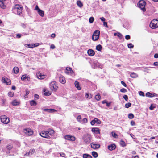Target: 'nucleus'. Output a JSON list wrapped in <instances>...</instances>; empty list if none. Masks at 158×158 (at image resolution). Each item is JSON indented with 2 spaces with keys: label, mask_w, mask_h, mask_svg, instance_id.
Wrapping results in <instances>:
<instances>
[{
  "label": "nucleus",
  "mask_w": 158,
  "mask_h": 158,
  "mask_svg": "<svg viewBox=\"0 0 158 158\" xmlns=\"http://www.w3.org/2000/svg\"><path fill=\"white\" fill-rule=\"evenodd\" d=\"M23 9L22 6L19 4L15 5L12 8L13 12L18 15H20L22 13Z\"/></svg>",
  "instance_id": "f257e3e1"
},
{
  "label": "nucleus",
  "mask_w": 158,
  "mask_h": 158,
  "mask_svg": "<svg viewBox=\"0 0 158 158\" xmlns=\"http://www.w3.org/2000/svg\"><path fill=\"white\" fill-rule=\"evenodd\" d=\"M92 136L91 135L87 134L84 135L83 139L86 144H89L91 141Z\"/></svg>",
  "instance_id": "f03ea898"
},
{
  "label": "nucleus",
  "mask_w": 158,
  "mask_h": 158,
  "mask_svg": "<svg viewBox=\"0 0 158 158\" xmlns=\"http://www.w3.org/2000/svg\"><path fill=\"white\" fill-rule=\"evenodd\" d=\"M100 31L98 30H95L92 36V40L94 41L97 40L99 38Z\"/></svg>",
  "instance_id": "7ed1b4c3"
},
{
  "label": "nucleus",
  "mask_w": 158,
  "mask_h": 158,
  "mask_svg": "<svg viewBox=\"0 0 158 158\" xmlns=\"http://www.w3.org/2000/svg\"><path fill=\"white\" fill-rule=\"evenodd\" d=\"M146 5V2L144 0H140L138 2V6L143 12L146 11V9L145 8V6Z\"/></svg>",
  "instance_id": "20e7f679"
},
{
  "label": "nucleus",
  "mask_w": 158,
  "mask_h": 158,
  "mask_svg": "<svg viewBox=\"0 0 158 158\" xmlns=\"http://www.w3.org/2000/svg\"><path fill=\"white\" fill-rule=\"evenodd\" d=\"M0 119L2 123L5 124H7L10 122V118L7 117L5 115H2L0 117Z\"/></svg>",
  "instance_id": "39448f33"
},
{
  "label": "nucleus",
  "mask_w": 158,
  "mask_h": 158,
  "mask_svg": "<svg viewBox=\"0 0 158 158\" xmlns=\"http://www.w3.org/2000/svg\"><path fill=\"white\" fill-rule=\"evenodd\" d=\"M150 26L152 29L158 28V20L153 19L152 20L150 23Z\"/></svg>",
  "instance_id": "423d86ee"
},
{
  "label": "nucleus",
  "mask_w": 158,
  "mask_h": 158,
  "mask_svg": "<svg viewBox=\"0 0 158 158\" xmlns=\"http://www.w3.org/2000/svg\"><path fill=\"white\" fill-rule=\"evenodd\" d=\"M50 89L52 91H56L58 89V87L55 81H53L51 83L50 85Z\"/></svg>",
  "instance_id": "0eeeda50"
},
{
  "label": "nucleus",
  "mask_w": 158,
  "mask_h": 158,
  "mask_svg": "<svg viewBox=\"0 0 158 158\" xmlns=\"http://www.w3.org/2000/svg\"><path fill=\"white\" fill-rule=\"evenodd\" d=\"M25 134L28 136L32 135L33 134V131L30 128H26L23 130Z\"/></svg>",
  "instance_id": "6e6552de"
},
{
  "label": "nucleus",
  "mask_w": 158,
  "mask_h": 158,
  "mask_svg": "<svg viewBox=\"0 0 158 158\" xmlns=\"http://www.w3.org/2000/svg\"><path fill=\"white\" fill-rule=\"evenodd\" d=\"M2 81L3 83H6L7 85H10L11 84V80L5 77L2 78Z\"/></svg>",
  "instance_id": "1a4fd4ad"
},
{
  "label": "nucleus",
  "mask_w": 158,
  "mask_h": 158,
  "mask_svg": "<svg viewBox=\"0 0 158 158\" xmlns=\"http://www.w3.org/2000/svg\"><path fill=\"white\" fill-rule=\"evenodd\" d=\"M64 138L66 140L72 141H74L76 139L74 136L68 135H65L64 137Z\"/></svg>",
  "instance_id": "9d476101"
},
{
  "label": "nucleus",
  "mask_w": 158,
  "mask_h": 158,
  "mask_svg": "<svg viewBox=\"0 0 158 158\" xmlns=\"http://www.w3.org/2000/svg\"><path fill=\"white\" fill-rule=\"evenodd\" d=\"M40 135L41 136L44 138L49 139L50 138L47 131H42L40 133Z\"/></svg>",
  "instance_id": "9b49d317"
},
{
  "label": "nucleus",
  "mask_w": 158,
  "mask_h": 158,
  "mask_svg": "<svg viewBox=\"0 0 158 158\" xmlns=\"http://www.w3.org/2000/svg\"><path fill=\"white\" fill-rule=\"evenodd\" d=\"M100 145L99 144H95L94 143H91V147L92 148L95 149L99 148L100 147Z\"/></svg>",
  "instance_id": "f8f14e48"
},
{
  "label": "nucleus",
  "mask_w": 158,
  "mask_h": 158,
  "mask_svg": "<svg viewBox=\"0 0 158 158\" xmlns=\"http://www.w3.org/2000/svg\"><path fill=\"white\" fill-rule=\"evenodd\" d=\"M116 148V145L115 144H112L108 145L107 147L108 149L110 151H112L114 150Z\"/></svg>",
  "instance_id": "ddd939ff"
},
{
  "label": "nucleus",
  "mask_w": 158,
  "mask_h": 158,
  "mask_svg": "<svg viewBox=\"0 0 158 158\" xmlns=\"http://www.w3.org/2000/svg\"><path fill=\"white\" fill-rule=\"evenodd\" d=\"M66 71H65V73L67 74H69L70 73L72 74L73 73V71L72 70V69L71 67H67L66 68Z\"/></svg>",
  "instance_id": "4468645a"
},
{
  "label": "nucleus",
  "mask_w": 158,
  "mask_h": 158,
  "mask_svg": "<svg viewBox=\"0 0 158 158\" xmlns=\"http://www.w3.org/2000/svg\"><path fill=\"white\" fill-rule=\"evenodd\" d=\"M100 130L97 127H94L92 129V131L96 134H100Z\"/></svg>",
  "instance_id": "2eb2a0df"
},
{
  "label": "nucleus",
  "mask_w": 158,
  "mask_h": 158,
  "mask_svg": "<svg viewBox=\"0 0 158 158\" xmlns=\"http://www.w3.org/2000/svg\"><path fill=\"white\" fill-rule=\"evenodd\" d=\"M4 2L1 0L0 1V7L3 9H5L6 8V6Z\"/></svg>",
  "instance_id": "dca6fc26"
},
{
  "label": "nucleus",
  "mask_w": 158,
  "mask_h": 158,
  "mask_svg": "<svg viewBox=\"0 0 158 158\" xmlns=\"http://www.w3.org/2000/svg\"><path fill=\"white\" fill-rule=\"evenodd\" d=\"M38 78L40 79H44L45 77V76L42 75L40 72H38L36 74Z\"/></svg>",
  "instance_id": "f3484780"
},
{
  "label": "nucleus",
  "mask_w": 158,
  "mask_h": 158,
  "mask_svg": "<svg viewBox=\"0 0 158 158\" xmlns=\"http://www.w3.org/2000/svg\"><path fill=\"white\" fill-rule=\"evenodd\" d=\"M59 81L61 83L64 84L65 83L66 81L65 77L62 76H61L59 77Z\"/></svg>",
  "instance_id": "a211bd4d"
},
{
  "label": "nucleus",
  "mask_w": 158,
  "mask_h": 158,
  "mask_svg": "<svg viewBox=\"0 0 158 158\" xmlns=\"http://www.w3.org/2000/svg\"><path fill=\"white\" fill-rule=\"evenodd\" d=\"M74 84L75 87L77 88V89L80 90L81 89V88L80 85V84L79 82L77 81H75Z\"/></svg>",
  "instance_id": "6ab92c4d"
},
{
  "label": "nucleus",
  "mask_w": 158,
  "mask_h": 158,
  "mask_svg": "<svg viewBox=\"0 0 158 158\" xmlns=\"http://www.w3.org/2000/svg\"><path fill=\"white\" fill-rule=\"evenodd\" d=\"M43 110L44 111H47L49 113H52L54 112L57 111V110H56L52 109H44Z\"/></svg>",
  "instance_id": "aec40b11"
},
{
  "label": "nucleus",
  "mask_w": 158,
  "mask_h": 158,
  "mask_svg": "<svg viewBox=\"0 0 158 158\" xmlns=\"http://www.w3.org/2000/svg\"><path fill=\"white\" fill-rule=\"evenodd\" d=\"M87 53L89 56H93L95 54L94 51L92 49H89L87 51Z\"/></svg>",
  "instance_id": "412c9836"
},
{
  "label": "nucleus",
  "mask_w": 158,
  "mask_h": 158,
  "mask_svg": "<svg viewBox=\"0 0 158 158\" xmlns=\"http://www.w3.org/2000/svg\"><path fill=\"white\" fill-rule=\"evenodd\" d=\"M20 104L19 101H17L16 100H14L12 102V104L13 106H16Z\"/></svg>",
  "instance_id": "4be33fe9"
},
{
  "label": "nucleus",
  "mask_w": 158,
  "mask_h": 158,
  "mask_svg": "<svg viewBox=\"0 0 158 158\" xmlns=\"http://www.w3.org/2000/svg\"><path fill=\"white\" fill-rule=\"evenodd\" d=\"M47 132L48 135H53L54 133V131L52 129H50L48 131H47Z\"/></svg>",
  "instance_id": "5701e85b"
},
{
  "label": "nucleus",
  "mask_w": 158,
  "mask_h": 158,
  "mask_svg": "<svg viewBox=\"0 0 158 158\" xmlns=\"http://www.w3.org/2000/svg\"><path fill=\"white\" fill-rule=\"evenodd\" d=\"M14 73L15 74H17L19 72V69L17 67H14L13 68Z\"/></svg>",
  "instance_id": "b1692460"
},
{
  "label": "nucleus",
  "mask_w": 158,
  "mask_h": 158,
  "mask_svg": "<svg viewBox=\"0 0 158 158\" xmlns=\"http://www.w3.org/2000/svg\"><path fill=\"white\" fill-rule=\"evenodd\" d=\"M130 77L132 78H136L138 77V75L136 73L133 72L130 74Z\"/></svg>",
  "instance_id": "393cba45"
},
{
  "label": "nucleus",
  "mask_w": 158,
  "mask_h": 158,
  "mask_svg": "<svg viewBox=\"0 0 158 158\" xmlns=\"http://www.w3.org/2000/svg\"><path fill=\"white\" fill-rule=\"evenodd\" d=\"M155 94H152L150 92H147L146 94V96L148 97H152L154 96Z\"/></svg>",
  "instance_id": "a878e982"
},
{
  "label": "nucleus",
  "mask_w": 158,
  "mask_h": 158,
  "mask_svg": "<svg viewBox=\"0 0 158 158\" xmlns=\"http://www.w3.org/2000/svg\"><path fill=\"white\" fill-rule=\"evenodd\" d=\"M85 97L87 98L90 99L92 98V95L89 93H87L85 94Z\"/></svg>",
  "instance_id": "bb28decb"
},
{
  "label": "nucleus",
  "mask_w": 158,
  "mask_h": 158,
  "mask_svg": "<svg viewBox=\"0 0 158 158\" xmlns=\"http://www.w3.org/2000/svg\"><path fill=\"white\" fill-rule=\"evenodd\" d=\"M77 4L80 7H82L83 6L82 3L80 0H78L77 1Z\"/></svg>",
  "instance_id": "cd10ccee"
},
{
  "label": "nucleus",
  "mask_w": 158,
  "mask_h": 158,
  "mask_svg": "<svg viewBox=\"0 0 158 158\" xmlns=\"http://www.w3.org/2000/svg\"><path fill=\"white\" fill-rule=\"evenodd\" d=\"M30 104L31 106H35L37 105V103L35 101L33 100L30 101Z\"/></svg>",
  "instance_id": "c85d7f7f"
},
{
  "label": "nucleus",
  "mask_w": 158,
  "mask_h": 158,
  "mask_svg": "<svg viewBox=\"0 0 158 158\" xmlns=\"http://www.w3.org/2000/svg\"><path fill=\"white\" fill-rule=\"evenodd\" d=\"M38 13L39 15L42 17H43L44 15V11L42 10H39L38 11Z\"/></svg>",
  "instance_id": "c756f323"
},
{
  "label": "nucleus",
  "mask_w": 158,
  "mask_h": 158,
  "mask_svg": "<svg viewBox=\"0 0 158 158\" xmlns=\"http://www.w3.org/2000/svg\"><path fill=\"white\" fill-rule=\"evenodd\" d=\"M95 98L97 101H99L101 99V96L100 94L98 93V94L96 95L95 96Z\"/></svg>",
  "instance_id": "7c9ffc66"
},
{
  "label": "nucleus",
  "mask_w": 158,
  "mask_h": 158,
  "mask_svg": "<svg viewBox=\"0 0 158 158\" xmlns=\"http://www.w3.org/2000/svg\"><path fill=\"white\" fill-rule=\"evenodd\" d=\"M114 36H116V35L120 39H122V35L119 32L114 33Z\"/></svg>",
  "instance_id": "2f4dec72"
},
{
  "label": "nucleus",
  "mask_w": 158,
  "mask_h": 158,
  "mask_svg": "<svg viewBox=\"0 0 158 158\" xmlns=\"http://www.w3.org/2000/svg\"><path fill=\"white\" fill-rule=\"evenodd\" d=\"M83 157V158H92V157L91 155L87 154H84Z\"/></svg>",
  "instance_id": "473e14b6"
},
{
  "label": "nucleus",
  "mask_w": 158,
  "mask_h": 158,
  "mask_svg": "<svg viewBox=\"0 0 158 158\" xmlns=\"http://www.w3.org/2000/svg\"><path fill=\"white\" fill-rule=\"evenodd\" d=\"M102 46L100 44L97 45L96 47V49L99 51H101L102 50Z\"/></svg>",
  "instance_id": "72a5a7b5"
},
{
  "label": "nucleus",
  "mask_w": 158,
  "mask_h": 158,
  "mask_svg": "<svg viewBox=\"0 0 158 158\" xmlns=\"http://www.w3.org/2000/svg\"><path fill=\"white\" fill-rule=\"evenodd\" d=\"M120 143L121 146L123 147H125L126 146L125 142L122 140L120 141Z\"/></svg>",
  "instance_id": "f704fd0d"
},
{
  "label": "nucleus",
  "mask_w": 158,
  "mask_h": 158,
  "mask_svg": "<svg viewBox=\"0 0 158 158\" xmlns=\"http://www.w3.org/2000/svg\"><path fill=\"white\" fill-rule=\"evenodd\" d=\"M92 154L94 158L98 157V155L97 153L95 151H93L92 152Z\"/></svg>",
  "instance_id": "c9c22d12"
},
{
  "label": "nucleus",
  "mask_w": 158,
  "mask_h": 158,
  "mask_svg": "<svg viewBox=\"0 0 158 158\" xmlns=\"http://www.w3.org/2000/svg\"><path fill=\"white\" fill-rule=\"evenodd\" d=\"M94 119L95 121V123H96L97 124H100L101 123V121L98 119L95 118Z\"/></svg>",
  "instance_id": "e433bc0d"
},
{
  "label": "nucleus",
  "mask_w": 158,
  "mask_h": 158,
  "mask_svg": "<svg viewBox=\"0 0 158 158\" xmlns=\"http://www.w3.org/2000/svg\"><path fill=\"white\" fill-rule=\"evenodd\" d=\"M131 103L130 102H128L125 104V107L126 108H128L129 107H131Z\"/></svg>",
  "instance_id": "4c0bfd02"
},
{
  "label": "nucleus",
  "mask_w": 158,
  "mask_h": 158,
  "mask_svg": "<svg viewBox=\"0 0 158 158\" xmlns=\"http://www.w3.org/2000/svg\"><path fill=\"white\" fill-rule=\"evenodd\" d=\"M128 118L130 119H132L134 118V115L132 113H130L128 115Z\"/></svg>",
  "instance_id": "58836bf2"
},
{
  "label": "nucleus",
  "mask_w": 158,
  "mask_h": 158,
  "mask_svg": "<svg viewBox=\"0 0 158 158\" xmlns=\"http://www.w3.org/2000/svg\"><path fill=\"white\" fill-rule=\"evenodd\" d=\"M94 20V18L93 17H91L89 19V22L90 23H92L93 22Z\"/></svg>",
  "instance_id": "ea45409f"
},
{
  "label": "nucleus",
  "mask_w": 158,
  "mask_h": 158,
  "mask_svg": "<svg viewBox=\"0 0 158 158\" xmlns=\"http://www.w3.org/2000/svg\"><path fill=\"white\" fill-rule=\"evenodd\" d=\"M27 77V76L26 74H24L21 77V79L22 81H25V80L26 79Z\"/></svg>",
  "instance_id": "a19ab883"
},
{
  "label": "nucleus",
  "mask_w": 158,
  "mask_h": 158,
  "mask_svg": "<svg viewBox=\"0 0 158 158\" xmlns=\"http://www.w3.org/2000/svg\"><path fill=\"white\" fill-rule=\"evenodd\" d=\"M128 47L129 48H132L134 47V45L131 43H129L127 45Z\"/></svg>",
  "instance_id": "79ce46f5"
},
{
  "label": "nucleus",
  "mask_w": 158,
  "mask_h": 158,
  "mask_svg": "<svg viewBox=\"0 0 158 158\" xmlns=\"http://www.w3.org/2000/svg\"><path fill=\"white\" fill-rule=\"evenodd\" d=\"M14 93L13 92H9L8 93V95L10 97H13Z\"/></svg>",
  "instance_id": "37998d69"
},
{
  "label": "nucleus",
  "mask_w": 158,
  "mask_h": 158,
  "mask_svg": "<svg viewBox=\"0 0 158 158\" xmlns=\"http://www.w3.org/2000/svg\"><path fill=\"white\" fill-rule=\"evenodd\" d=\"M29 93V91L27 89L26 90V94L24 95V97L25 98H27V95H28Z\"/></svg>",
  "instance_id": "c03bdc74"
},
{
  "label": "nucleus",
  "mask_w": 158,
  "mask_h": 158,
  "mask_svg": "<svg viewBox=\"0 0 158 158\" xmlns=\"http://www.w3.org/2000/svg\"><path fill=\"white\" fill-rule=\"evenodd\" d=\"M111 134L112 136L114 138H117V136H118L117 134H116L114 132H111Z\"/></svg>",
  "instance_id": "a18cd8bd"
},
{
  "label": "nucleus",
  "mask_w": 158,
  "mask_h": 158,
  "mask_svg": "<svg viewBox=\"0 0 158 158\" xmlns=\"http://www.w3.org/2000/svg\"><path fill=\"white\" fill-rule=\"evenodd\" d=\"M51 94L50 91L44 93V94L45 96H49Z\"/></svg>",
  "instance_id": "49530a36"
},
{
  "label": "nucleus",
  "mask_w": 158,
  "mask_h": 158,
  "mask_svg": "<svg viewBox=\"0 0 158 158\" xmlns=\"http://www.w3.org/2000/svg\"><path fill=\"white\" fill-rule=\"evenodd\" d=\"M120 91L123 93H125L127 92V90L123 88L120 89Z\"/></svg>",
  "instance_id": "de8ad7c7"
},
{
  "label": "nucleus",
  "mask_w": 158,
  "mask_h": 158,
  "mask_svg": "<svg viewBox=\"0 0 158 158\" xmlns=\"http://www.w3.org/2000/svg\"><path fill=\"white\" fill-rule=\"evenodd\" d=\"M39 45V44L38 43H35L34 44H33L32 45V47L34 48L35 47H36L38 46Z\"/></svg>",
  "instance_id": "09e8293b"
},
{
  "label": "nucleus",
  "mask_w": 158,
  "mask_h": 158,
  "mask_svg": "<svg viewBox=\"0 0 158 158\" xmlns=\"http://www.w3.org/2000/svg\"><path fill=\"white\" fill-rule=\"evenodd\" d=\"M81 119V116L80 115H78L77 118V121L79 122H80V120Z\"/></svg>",
  "instance_id": "8fccbe9b"
},
{
  "label": "nucleus",
  "mask_w": 158,
  "mask_h": 158,
  "mask_svg": "<svg viewBox=\"0 0 158 158\" xmlns=\"http://www.w3.org/2000/svg\"><path fill=\"white\" fill-rule=\"evenodd\" d=\"M123 98L126 101H127L128 100V97L127 95H124L123 96Z\"/></svg>",
  "instance_id": "3c124183"
},
{
  "label": "nucleus",
  "mask_w": 158,
  "mask_h": 158,
  "mask_svg": "<svg viewBox=\"0 0 158 158\" xmlns=\"http://www.w3.org/2000/svg\"><path fill=\"white\" fill-rule=\"evenodd\" d=\"M125 39L126 40H129L130 39V36L129 35H127L125 36Z\"/></svg>",
  "instance_id": "603ef678"
},
{
  "label": "nucleus",
  "mask_w": 158,
  "mask_h": 158,
  "mask_svg": "<svg viewBox=\"0 0 158 158\" xmlns=\"http://www.w3.org/2000/svg\"><path fill=\"white\" fill-rule=\"evenodd\" d=\"M21 35L19 34H17L16 35V37L17 38H20L21 37Z\"/></svg>",
  "instance_id": "864d4df0"
},
{
  "label": "nucleus",
  "mask_w": 158,
  "mask_h": 158,
  "mask_svg": "<svg viewBox=\"0 0 158 158\" xmlns=\"http://www.w3.org/2000/svg\"><path fill=\"white\" fill-rule=\"evenodd\" d=\"M35 151V150H34V149H31L30 150L29 152H30V153H31V154H32L34 153V152Z\"/></svg>",
  "instance_id": "5fc2aeb1"
},
{
  "label": "nucleus",
  "mask_w": 158,
  "mask_h": 158,
  "mask_svg": "<svg viewBox=\"0 0 158 158\" xmlns=\"http://www.w3.org/2000/svg\"><path fill=\"white\" fill-rule=\"evenodd\" d=\"M139 94L140 96H144V94L143 92L140 91L139 92Z\"/></svg>",
  "instance_id": "6e6d98bb"
},
{
  "label": "nucleus",
  "mask_w": 158,
  "mask_h": 158,
  "mask_svg": "<svg viewBox=\"0 0 158 158\" xmlns=\"http://www.w3.org/2000/svg\"><path fill=\"white\" fill-rule=\"evenodd\" d=\"M32 45H33V44H25V45H27V47H29V48H33V47H32Z\"/></svg>",
  "instance_id": "4d7b16f0"
},
{
  "label": "nucleus",
  "mask_w": 158,
  "mask_h": 158,
  "mask_svg": "<svg viewBox=\"0 0 158 158\" xmlns=\"http://www.w3.org/2000/svg\"><path fill=\"white\" fill-rule=\"evenodd\" d=\"M95 123L94 119L92 120L90 122V123L92 125H94L95 124Z\"/></svg>",
  "instance_id": "13d9d810"
},
{
  "label": "nucleus",
  "mask_w": 158,
  "mask_h": 158,
  "mask_svg": "<svg viewBox=\"0 0 158 158\" xmlns=\"http://www.w3.org/2000/svg\"><path fill=\"white\" fill-rule=\"evenodd\" d=\"M121 83L122 84L124 87H127V85L123 81H121Z\"/></svg>",
  "instance_id": "bf43d9fd"
},
{
  "label": "nucleus",
  "mask_w": 158,
  "mask_h": 158,
  "mask_svg": "<svg viewBox=\"0 0 158 158\" xmlns=\"http://www.w3.org/2000/svg\"><path fill=\"white\" fill-rule=\"evenodd\" d=\"M131 124L132 126H134L135 125V123L134 121L132 120L131 122Z\"/></svg>",
  "instance_id": "052dcab7"
},
{
  "label": "nucleus",
  "mask_w": 158,
  "mask_h": 158,
  "mask_svg": "<svg viewBox=\"0 0 158 158\" xmlns=\"http://www.w3.org/2000/svg\"><path fill=\"white\" fill-rule=\"evenodd\" d=\"M103 25L107 28L108 27L107 23L106 22H103Z\"/></svg>",
  "instance_id": "680f3d73"
},
{
  "label": "nucleus",
  "mask_w": 158,
  "mask_h": 158,
  "mask_svg": "<svg viewBox=\"0 0 158 158\" xmlns=\"http://www.w3.org/2000/svg\"><path fill=\"white\" fill-rule=\"evenodd\" d=\"M100 19L102 22H105V21L106 20L103 17L100 18Z\"/></svg>",
  "instance_id": "e2e57ef3"
},
{
  "label": "nucleus",
  "mask_w": 158,
  "mask_h": 158,
  "mask_svg": "<svg viewBox=\"0 0 158 158\" xmlns=\"http://www.w3.org/2000/svg\"><path fill=\"white\" fill-rule=\"evenodd\" d=\"M34 97H35V99H39V96L37 94H35L34 95Z\"/></svg>",
  "instance_id": "0e129e2a"
},
{
  "label": "nucleus",
  "mask_w": 158,
  "mask_h": 158,
  "mask_svg": "<svg viewBox=\"0 0 158 158\" xmlns=\"http://www.w3.org/2000/svg\"><path fill=\"white\" fill-rule=\"evenodd\" d=\"M154 108L155 107L152 106V105H151L149 107V109L151 110H153Z\"/></svg>",
  "instance_id": "69168bd1"
},
{
  "label": "nucleus",
  "mask_w": 158,
  "mask_h": 158,
  "mask_svg": "<svg viewBox=\"0 0 158 158\" xmlns=\"http://www.w3.org/2000/svg\"><path fill=\"white\" fill-rule=\"evenodd\" d=\"M154 66H158V62H155L153 64Z\"/></svg>",
  "instance_id": "338daca9"
},
{
  "label": "nucleus",
  "mask_w": 158,
  "mask_h": 158,
  "mask_svg": "<svg viewBox=\"0 0 158 158\" xmlns=\"http://www.w3.org/2000/svg\"><path fill=\"white\" fill-rule=\"evenodd\" d=\"M154 57L155 58H158V53H156L154 55Z\"/></svg>",
  "instance_id": "774afa93"
}]
</instances>
